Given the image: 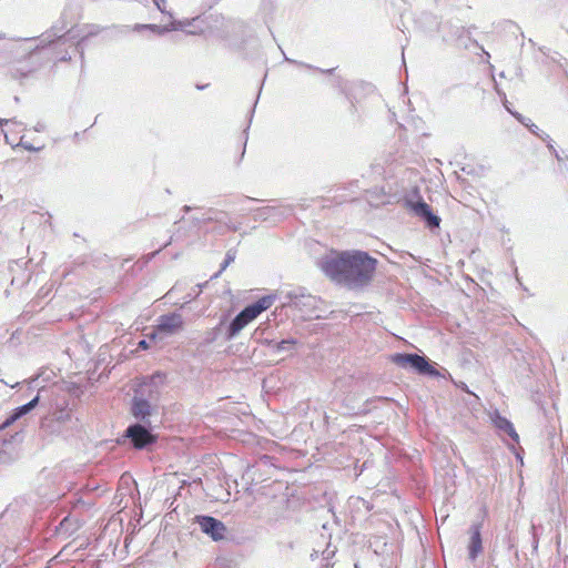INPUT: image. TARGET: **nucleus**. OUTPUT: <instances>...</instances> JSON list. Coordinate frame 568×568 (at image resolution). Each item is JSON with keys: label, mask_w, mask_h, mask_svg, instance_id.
Masks as SVG:
<instances>
[{"label": "nucleus", "mask_w": 568, "mask_h": 568, "mask_svg": "<svg viewBox=\"0 0 568 568\" xmlns=\"http://www.w3.org/2000/svg\"><path fill=\"white\" fill-rule=\"evenodd\" d=\"M283 307L290 306L296 308L302 317H312L316 307L317 298L307 292L304 287H296L284 295Z\"/></svg>", "instance_id": "7ed1b4c3"}, {"label": "nucleus", "mask_w": 568, "mask_h": 568, "mask_svg": "<svg viewBox=\"0 0 568 568\" xmlns=\"http://www.w3.org/2000/svg\"><path fill=\"white\" fill-rule=\"evenodd\" d=\"M148 30H151L158 34H164L166 33V31H162L163 29V26H158V24H148Z\"/></svg>", "instance_id": "393cba45"}, {"label": "nucleus", "mask_w": 568, "mask_h": 568, "mask_svg": "<svg viewBox=\"0 0 568 568\" xmlns=\"http://www.w3.org/2000/svg\"><path fill=\"white\" fill-rule=\"evenodd\" d=\"M285 60L291 62V63H294L296 65H300V67H304L306 69H310V70H316V71H320L322 73H331L334 69H327V70H324V69H320V68H315L311 64H307V63H304V62H300V61H295V60H291L288 59L287 57H285Z\"/></svg>", "instance_id": "4be33fe9"}, {"label": "nucleus", "mask_w": 568, "mask_h": 568, "mask_svg": "<svg viewBox=\"0 0 568 568\" xmlns=\"http://www.w3.org/2000/svg\"><path fill=\"white\" fill-rule=\"evenodd\" d=\"M252 337L254 339H256L257 342H260L261 344L272 347L274 349V352L278 353V354L283 353V352H291L293 349L294 345L296 344V339H294V338L282 339L281 342H275V341L268 339V338L261 339L260 338V328L254 331Z\"/></svg>", "instance_id": "ddd939ff"}, {"label": "nucleus", "mask_w": 568, "mask_h": 568, "mask_svg": "<svg viewBox=\"0 0 568 568\" xmlns=\"http://www.w3.org/2000/svg\"><path fill=\"white\" fill-rule=\"evenodd\" d=\"M377 260L367 252L332 251L317 261V266L332 281L349 290H361L373 280Z\"/></svg>", "instance_id": "f257e3e1"}, {"label": "nucleus", "mask_w": 568, "mask_h": 568, "mask_svg": "<svg viewBox=\"0 0 568 568\" xmlns=\"http://www.w3.org/2000/svg\"><path fill=\"white\" fill-rule=\"evenodd\" d=\"M67 29V24L62 23L61 27L53 26L49 32L43 36V43H52L54 39H61L63 36L61 34Z\"/></svg>", "instance_id": "6ab92c4d"}, {"label": "nucleus", "mask_w": 568, "mask_h": 568, "mask_svg": "<svg viewBox=\"0 0 568 568\" xmlns=\"http://www.w3.org/2000/svg\"><path fill=\"white\" fill-rule=\"evenodd\" d=\"M469 544H468V557L474 561L478 555L483 551L480 525L474 524L469 528Z\"/></svg>", "instance_id": "4468645a"}, {"label": "nucleus", "mask_w": 568, "mask_h": 568, "mask_svg": "<svg viewBox=\"0 0 568 568\" xmlns=\"http://www.w3.org/2000/svg\"><path fill=\"white\" fill-rule=\"evenodd\" d=\"M146 28H148V24H135L133 29L135 31H141V30H146Z\"/></svg>", "instance_id": "c85d7f7f"}, {"label": "nucleus", "mask_w": 568, "mask_h": 568, "mask_svg": "<svg viewBox=\"0 0 568 568\" xmlns=\"http://www.w3.org/2000/svg\"><path fill=\"white\" fill-rule=\"evenodd\" d=\"M176 30H183V23L182 20H173L169 26H163L162 31H176Z\"/></svg>", "instance_id": "5701e85b"}, {"label": "nucleus", "mask_w": 568, "mask_h": 568, "mask_svg": "<svg viewBox=\"0 0 568 568\" xmlns=\"http://www.w3.org/2000/svg\"><path fill=\"white\" fill-rule=\"evenodd\" d=\"M215 341V331L211 332L210 335L206 337L207 343H212Z\"/></svg>", "instance_id": "c756f323"}, {"label": "nucleus", "mask_w": 568, "mask_h": 568, "mask_svg": "<svg viewBox=\"0 0 568 568\" xmlns=\"http://www.w3.org/2000/svg\"><path fill=\"white\" fill-rule=\"evenodd\" d=\"M276 295L270 294L258 298L256 302L245 306L229 324L226 341L235 338L240 332L260 314L268 310L275 302Z\"/></svg>", "instance_id": "f03ea898"}, {"label": "nucleus", "mask_w": 568, "mask_h": 568, "mask_svg": "<svg viewBox=\"0 0 568 568\" xmlns=\"http://www.w3.org/2000/svg\"><path fill=\"white\" fill-rule=\"evenodd\" d=\"M158 379H159L160 382L162 381V375H161V374H159V373H158V374H154V375L151 377V383L155 385Z\"/></svg>", "instance_id": "cd10ccee"}, {"label": "nucleus", "mask_w": 568, "mask_h": 568, "mask_svg": "<svg viewBox=\"0 0 568 568\" xmlns=\"http://www.w3.org/2000/svg\"><path fill=\"white\" fill-rule=\"evenodd\" d=\"M410 209L416 216L420 217L426 223L428 227L434 229L439 226L440 219L433 213L430 206L426 202L418 201L416 203H410Z\"/></svg>", "instance_id": "9b49d317"}, {"label": "nucleus", "mask_w": 568, "mask_h": 568, "mask_svg": "<svg viewBox=\"0 0 568 568\" xmlns=\"http://www.w3.org/2000/svg\"><path fill=\"white\" fill-rule=\"evenodd\" d=\"M100 27L95 24L85 26L83 29L71 28L65 32V41L67 40H78L77 41V50L80 52L81 57H83V42L92 36H97L100 32Z\"/></svg>", "instance_id": "1a4fd4ad"}, {"label": "nucleus", "mask_w": 568, "mask_h": 568, "mask_svg": "<svg viewBox=\"0 0 568 568\" xmlns=\"http://www.w3.org/2000/svg\"><path fill=\"white\" fill-rule=\"evenodd\" d=\"M183 325L184 321L180 313L173 312L161 315L158 318V324L148 337L154 341L156 338H163L164 336L174 335L183 328Z\"/></svg>", "instance_id": "20e7f679"}, {"label": "nucleus", "mask_w": 568, "mask_h": 568, "mask_svg": "<svg viewBox=\"0 0 568 568\" xmlns=\"http://www.w3.org/2000/svg\"><path fill=\"white\" fill-rule=\"evenodd\" d=\"M495 426L507 433L515 442H518L519 437H518V434L516 433L513 424L505 417H501V416H497L495 418Z\"/></svg>", "instance_id": "f3484780"}, {"label": "nucleus", "mask_w": 568, "mask_h": 568, "mask_svg": "<svg viewBox=\"0 0 568 568\" xmlns=\"http://www.w3.org/2000/svg\"><path fill=\"white\" fill-rule=\"evenodd\" d=\"M354 568H358V566H357V565H355V566H354Z\"/></svg>", "instance_id": "c9c22d12"}, {"label": "nucleus", "mask_w": 568, "mask_h": 568, "mask_svg": "<svg viewBox=\"0 0 568 568\" xmlns=\"http://www.w3.org/2000/svg\"><path fill=\"white\" fill-rule=\"evenodd\" d=\"M155 7L162 12V13H166L169 14L171 18H172V13L171 12H166L165 10V2L166 0H153Z\"/></svg>", "instance_id": "b1692460"}, {"label": "nucleus", "mask_w": 568, "mask_h": 568, "mask_svg": "<svg viewBox=\"0 0 568 568\" xmlns=\"http://www.w3.org/2000/svg\"><path fill=\"white\" fill-rule=\"evenodd\" d=\"M43 130H44V124L43 123H38L34 126V131H37V132H42Z\"/></svg>", "instance_id": "7c9ffc66"}, {"label": "nucleus", "mask_w": 568, "mask_h": 568, "mask_svg": "<svg viewBox=\"0 0 568 568\" xmlns=\"http://www.w3.org/2000/svg\"><path fill=\"white\" fill-rule=\"evenodd\" d=\"M510 113L520 123H523L525 126H527L531 133L541 138V135L539 134V128L536 124L531 123V121L529 119L525 118L524 115H521L520 113H517V112H510ZM546 139H549L548 134H545V138L542 136V140H546Z\"/></svg>", "instance_id": "aec40b11"}, {"label": "nucleus", "mask_w": 568, "mask_h": 568, "mask_svg": "<svg viewBox=\"0 0 568 568\" xmlns=\"http://www.w3.org/2000/svg\"><path fill=\"white\" fill-rule=\"evenodd\" d=\"M195 523L199 524L202 532L210 536L214 541H220L224 538L226 527L221 520L211 516H196Z\"/></svg>", "instance_id": "6e6552de"}, {"label": "nucleus", "mask_w": 568, "mask_h": 568, "mask_svg": "<svg viewBox=\"0 0 568 568\" xmlns=\"http://www.w3.org/2000/svg\"><path fill=\"white\" fill-rule=\"evenodd\" d=\"M201 17H195L192 19H183V30H186V33L189 34H199L204 31L203 28L197 26V22H201Z\"/></svg>", "instance_id": "a211bd4d"}, {"label": "nucleus", "mask_w": 568, "mask_h": 568, "mask_svg": "<svg viewBox=\"0 0 568 568\" xmlns=\"http://www.w3.org/2000/svg\"><path fill=\"white\" fill-rule=\"evenodd\" d=\"M195 221H196L197 223H200V222H210V221H212V217H211V216H207V217H203V219H195Z\"/></svg>", "instance_id": "473e14b6"}, {"label": "nucleus", "mask_w": 568, "mask_h": 568, "mask_svg": "<svg viewBox=\"0 0 568 568\" xmlns=\"http://www.w3.org/2000/svg\"><path fill=\"white\" fill-rule=\"evenodd\" d=\"M138 347H139V348H142V349H146V348H149V343H148V341H146V339H142V341H140V342H139V344H138Z\"/></svg>", "instance_id": "bb28decb"}, {"label": "nucleus", "mask_w": 568, "mask_h": 568, "mask_svg": "<svg viewBox=\"0 0 568 568\" xmlns=\"http://www.w3.org/2000/svg\"><path fill=\"white\" fill-rule=\"evenodd\" d=\"M410 209L416 216L420 217L426 223L428 227L434 229L439 226L440 219L433 213L430 206L426 202L418 201L416 203H410Z\"/></svg>", "instance_id": "9d476101"}, {"label": "nucleus", "mask_w": 568, "mask_h": 568, "mask_svg": "<svg viewBox=\"0 0 568 568\" xmlns=\"http://www.w3.org/2000/svg\"><path fill=\"white\" fill-rule=\"evenodd\" d=\"M20 145L28 151H39L40 150V148H34L32 144L24 142L22 138L20 141Z\"/></svg>", "instance_id": "a878e982"}, {"label": "nucleus", "mask_w": 568, "mask_h": 568, "mask_svg": "<svg viewBox=\"0 0 568 568\" xmlns=\"http://www.w3.org/2000/svg\"><path fill=\"white\" fill-rule=\"evenodd\" d=\"M41 430L49 436H67L70 430L63 427L60 423L51 416H45L41 423Z\"/></svg>", "instance_id": "2eb2a0df"}, {"label": "nucleus", "mask_w": 568, "mask_h": 568, "mask_svg": "<svg viewBox=\"0 0 568 568\" xmlns=\"http://www.w3.org/2000/svg\"><path fill=\"white\" fill-rule=\"evenodd\" d=\"M125 437L130 439L132 446L136 449H143L156 439L151 433V426H148V424L130 425L125 430Z\"/></svg>", "instance_id": "0eeeda50"}, {"label": "nucleus", "mask_w": 568, "mask_h": 568, "mask_svg": "<svg viewBox=\"0 0 568 568\" xmlns=\"http://www.w3.org/2000/svg\"><path fill=\"white\" fill-rule=\"evenodd\" d=\"M191 210H192V207H191V206H189V205H184V206H183V211H184L185 213H189Z\"/></svg>", "instance_id": "72a5a7b5"}, {"label": "nucleus", "mask_w": 568, "mask_h": 568, "mask_svg": "<svg viewBox=\"0 0 568 568\" xmlns=\"http://www.w3.org/2000/svg\"><path fill=\"white\" fill-rule=\"evenodd\" d=\"M50 416L53 419H55L58 422V424L60 423L61 425H63V427L71 430L73 422H72V416H71L70 409L60 408V409L54 410Z\"/></svg>", "instance_id": "dca6fc26"}, {"label": "nucleus", "mask_w": 568, "mask_h": 568, "mask_svg": "<svg viewBox=\"0 0 568 568\" xmlns=\"http://www.w3.org/2000/svg\"><path fill=\"white\" fill-rule=\"evenodd\" d=\"M19 457V446L16 440V436H11L10 439H2L0 447V464L7 465L12 463Z\"/></svg>", "instance_id": "f8f14e48"}, {"label": "nucleus", "mask_w": 568, "mask_h": 568, "mask_svg": "<svg viewBox=\"0 0 568 568\" xmlns=\"http://www.w3.org/2000/svg\"><path fill=\"white\" fill-rule=\"evenodd\" d=\"M393 362L400 367L410 366L423 375L439 376L438 371L429 364L428 359L418 354L397 353L393 356Z\"/></svg>", "instance_id": "39448f33"}, {"label": "nucleus", "mask_w": 568, "mask_h": 568, "mask_svg": "<svg viewBox=\"0 0 568 568\" xmlns=\"http://www.w3.org/2000/svg\"><path fill=\"white\" fill-rule=\"evenodd\" d=\"M235 258V253H233L232 251H229L225 255V260L224 262L222 263L221 265V268L217 273H215L212 278H216L220 276V274L234 261Z\"/></svg>", "instance_id": "412c9836"}, {"label": "nucleus", "mask_w": 568, "mask_h": 568, "mask_svg": "<svg viewBox=\"0 0 568 568\" xmlns=\"http://www.w3.org/2000/svg\"><path fill=\"white\" fill-rule=\"evenodd\" d=\"M3 37L0 34V39H2Z\"/></svg>", "instance_id": "e433bc0d"}, {"label": "nucleus", "mask_w": 568, "mask_h": 568, "mask_svg": "<svg viewBox=\"0 0 568 568\" xmlns=\"http://www.w3.org/2000/svg\"><path fill=\"white\" fill-rule=\"evenodd\" d=\"M9 122L14 123V124H16V123H18L14 119H11V120H3V119H0V125H2L3 123H6V124H7V123H9Z\"/></svg>", "instance_id": "2f4dec72"}, {"label": "nucleus", "mask_w": 568, "mask_h": 568, "mask_svg": "<svg viewBox=\"0 0 568 568\" xmlns=\"http://www.w3.org/2000/svg\"><path fill=\"white\" fill-rule=\"evenodd\" d=\"M146 385H142L136 392L132 399L131 405V414L138 419L139 424H148L151 426L150 417L154 412V407L150 404V402L144 398V388Z\"/></svg>", "instance_id": "423d86ee"}, {"label": "nucleus", "mask_w": 568, "mask_h": 568, "mask_svg": "<svg viewBox=\"0 0 568 568\" xmlns=\"http://www.w3.org/2000/svg\"><path fill=\"white\" fill-rule=\"evenodd\" d=\"M69 59H70V55H67V54H64V55H62V57L60 58V60H62V61H67V60H69Z\"/></svg>", "instance_id": "f704fd0d"}]
</instances>
